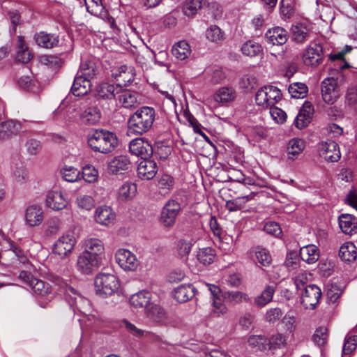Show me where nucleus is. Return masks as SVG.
Here are the masks:
<instances>
[{"label":"nucleus","instance_id":"obj_1","mask_svg":"<svg viewBox=\"0 0 357 357\" xmlns=\"http://www.w3.org/2000/svg\"><path fill=\"white\" fill-rule=\"evenodd\" d=\"M155 119V111L153 107L144 106L136 110L128 120V131L142 135L152 128Z\"/></svg>","mask_w":357,"mask_h":357},{"label":"nucleus","instance_id":"obj_2","mask_svg":"<svg viewBox=\"0 0 357 357\" xmlns=\"http://www.w3.org/2000/svg\"><path fill=\"white\" fill-rule=\"evenodd\" d=\"M87 142L93 151L104 154L112 152L118 146L116 134L104 129H97L89 132Z\"/></svg>","mask_w":357,"mask_h":357},{"label":"nucleus","instance_id":"obj_3","mask_svg":"<svg viewBox=\"0 0 357 357\" xmlns=\"http://www.w3.org/2000/svg\"><path fill=\"white\" fill-rule=\"evenodd\" d=\"M97 295L105 298L112 295L119 287V280L113 274L99 273L94 280Z\"/></svg>","mask_w":357,"mask_h":357},{"label":"nucleus","instance_id":"obj_4","mask_svg":"<svg viewBox=\"0 0 357 357\" xmlns=\"http://www.w3.org/2000/svg\"><path fill=\"white\" fill-rule=\"evenodd\" d=\"M280 90L274 86L268 85L259 89L255 95V101L257 105L263 109L275 105L282 99Z\"/></svg>","mask_w":357,"mask_h":357},{"label":"nucleus","instance_id":"obj_5","mask_svg":"<svg viewBox=\"0 0 357 357\" xmlns=\"http://www.w3.org/2000/svg\"><path fill=\"white\" fill-rule=\"evenodd\" d=\"M303 61L305 66L317 67L323 61V47L320 43L310 42L303 54Z\"/></svg>","mask_w":357,"mask_h":357},{"label":"nucleus","instance_id":"obj_6","mask_svg":"<svg viewBox=\"0 0 357 357\" xmlns=\"http://www.w3.org/2000/svg\"><path fill=\"white\" fill-rule=\"evenodd\" d=\"M321 95L324 101L329 105L334 104L340 96L337 81L333 77H327L321 82Z\"/></svg>","mask_w":357,"mask_h":357},{"label":"nucleus","instance_id":"obj_7","mask_svg":"<svg viewBox=\"0 0 357 357\" xmlns=\"http://www.w3.org/2000/svg\"><path fill=\"white\" fill-rule=\"evenodd\" d=\"M320 288L315 284H310L304 287L301 295V304L305 309H314L321 297Z\"/></svg>","mask_w":357,"mask_h":357},{"label":"nucleus","instance_id":"obj_8","mask_svg":"<svg viewBox=\"0 0 357 357\" xmlns=\"http://www.w3.org/2000/svg\"><path fill=\"white\" fill-rule=\"evenodd\" d=\"M180 211L181 205L178 202L174 199L169 200L162 208L160 215V220L164 226H173Z\"/></svg>","mask_w":357,"mask_h":357},{"label":"nucleus","instance_id":"obj_9","mask_svg":"<svg viewBox=\"0 0 357 357\" xmlns=\"http://www.w3.org/2000/svg\"><path fill=\"white\" fill-rule=\"evenodd\" d=\"M129 151L132 155L142 159H149L153 155V148L151 144L144 138H136L129 143Z\"/></svg>","mask_w":357,"mask_h":357},{"label":"nucleus","instance_id":"obj_10","mask_svg":"<svg viewBox=\"0 0 357 357\" xmlns=\"http://www.w3.org/2000/svg\"><path fill=\"white\" fill-rule=\"evenodd\" d=\"M115 258L119 266L124 271H135L139 265L136 256L127 249L118 250Z\"/></svg>","mask_w":357,"mask_h":357},{"label":"nucleus","instance_id":"obj_11","mask_svg":"<svg viewBox=\"0 0 357 357\" xmlns=\"http://www.w3.org/2000/svg\"><path fill=\"white\" fill-rule=\"evenodd\" d=\"M116 100L119 104L126 109L136 107L140 104L139 95L137 92L123 89L119 86Z\"/></svg>","mask_w":357,"mask_h":357},{"label":"nucleus","instance_id":"obj_12","mask_svg":"<svg viewBox=\"0 0 357 357\" xmlns=\"http://www.w3.org/2000/svg\"><path fill=\"white\" fill-rule=\"evenodd\" d=\"M319 153L325 160L331 162L338 161L341 157L339 146L333 140L321 143L319 146Z\"/></svg>","mask_w":357,"mask_h":357},{"label":"nucleus","instance_id":"obj_13","mask_svg":"<svg viewBox=\"0 0 357 357\" xmlns=\"http://www.w3.org/2000/svg\"><path fill=\"white\" fill-rule=\"evenodd\" d=\"M84 250L83 252L86 255L96 257L98 261H101L105 252L104 244L102 242L96 238H91L84 241Z\"/></svg>","mask_w":357,"mask_h":357},{"label":"nucleus","instance_id":"obj_14","mask_svg":"<svg viewBox=\"0 0 357 357\" xmlns=\"http://www.w3.org/2000/svg\"><path fill=\"white\" fill-rule=\"evenodd\" d=\"M112 76L118 82L117 84H120L121 86L122 85L126 86L135 79V72L133 67L123 65L118 68L112 73Z\"/></svg>","mask_w":357,"mask_h":357},{"label":"nucleus","instance_id":"obj_15","mask_svg":"<svg viewBox=\"0 0 357 357\" xmlns=\"http://www.w3.org/2000/svg\"><path fill=\"white\" fill-rule=\"evenodd\" d=\"M312 37V31L304 24L298 23L291 28V38L298 44H303Z\"/></svg>","mask_w":357,"mask_h":357},{"label":"nucleus","instance_id":"obj_16","mask_svg":"<svg viewBox=\"0 0 357 357\" xmlns=\"http://www.w3.org/2000/svg\"><path fill=\"white\" fill-rule=\"evenodd\" d=\"M158 172V166L155 161L144 159L137 167V175L142 180L152 179Z\"/></svg>","mask_w":357,"mask_h":357},{"label":"nucleus","instance_id":"obj_17","mask_svg":"<svg viewBox=\"0 0 357 357\" xmlns=\"http://www.w3.org/2000/svg\"><path fill=\"white\" fill-rule=\"evenodd\" d=\"M313 111L312 105L305 101L295 119V126L298 129L306 127L310 123Z\"/></svg>","mask_w":357,"mask_h":357},{"label":"nucleus","instance_id":"obj_18","mask_svg":"<svg viewBox=\"0 0 357 357\" xmlns=\"http://www.w3.org/2000/svg\"><path fill=\"white\" fill-rule=\"evenodd\" d=\"M101 261H98L96 257L85 255L84 252L78 257L77 267L79 271L84 274H90L95 268H98Z\"/></svg>","mask_w":357,"mask_h":357},{"label":"nucleus","instance_id":"obj_19","mask_svg":"<svg viewBox=\"0 0 357 357\" xmlns=\"http://www.w3.org/2000/svg\"><path fill=\"white\" fill-rule=\"evenodd\" d=\"M130 166V161L126 155L114 157L108 164V171L112 174H121L128 170Z\"/></svg>","mask_w":357,"mask_h":357},{"label":"nucleus","instance_id":"obj_20","mask_svg":"<svg viewBox=\"0 0 357 357\" xmlns=\"http://www.w3.org/2000/svg\"><path fill=\"white\" fill-rule=\"evenodd\" d=\"M22 129L21 122L15 120H8L0 124V139H8L16 135Z\"/></svg>","mask_w":357,"mask_h":357},{"label":"nucleus","instance_id":"obj_21","mask_svg":"<svg viewBox=\"0 0 357 357\" xmlns=\"http://www.w3.org/2000/svg\"><path fill=\"white\" fill-rule=\"evenodd\" d=\"M266 38L273 45H281L287 41L288 33L284 29L277 26L269 29L266 33Z\"/></svg>","mask_w":357,"mask_h":357},{"label":"nucleus","instance_id":"obj_22","mask_svg":"<svg viewBox=\"0 0 357 357\" xmlns=\"http://www.w3.org/2000/svg\"><path fill=\"white\" fill-rule=\"evenodd\" d=\"M33 55L29 50L22 36H18L16 45V56L17 61L22 63H29L33 58Z\"/></svg>","mask_w":357,"mask_h":357},{"label":"nucleus","instance_id":"obj_23","mask_svg":"<svg viewBox=\"0 0 357 357\" xmlns=\"http://www.w3.org/2000/svg\"><path fill=\"white\" fill-rule=\"evenodd\" d=\"M46 205L49 208L59 211L66 207L67 204L66 199L61 191H50L46 198Z\"/></svg>","mask_w":357,"mask_h":357},{"label":"nucleus","instance_id":"obj_24","mask_svg":"<svg viewBox=\"0 0 357 357\" xmlns=\"http://www.w3.org/2000/svg\"><path fill=\"white\" fill-rule=\"evenodd\" d=\"M195 292L196 289L192 284H181L174 289L173 296L178 303H185L195 296Z\"/></svg>","mask_w":357,"mask_h":357},{"label":"nucleus","instance_id":"obj_25","mask_svg":"<svg viewBox=\"0 0 357 357\" xmlns=\"http://www.w3.org/2000/svg\"><path fill=\"white\" fill-rule=\"evenodd\" d=\"M120 84H111L109 83H102L100 84L96 90V97L98 99L111 100L116 99L118 93L117 89Z\"/></svg>","mask_w":357,"mask_h":357},{"label":"nucleus","instance_id":"obj_26","mask_svg":"<svg viewBox=\"0 0 357 357\" xmlns=\"http://www.w3.org/2000/svg\"><path fill=\"white\" fill-rule=\"evenodd\" d=\"M25 219L30 227L39 225L43 220L42 208L37 205L29 206L26 210Z\"/></svg>","mask_w":357,"mask_h":357},{"label":"nucleus","instance_id":"obj_27","mask_svg":"<svg viewBox=\"0 0 357 357\" xmlns=\"http://www.w3.org/2000/svg\"><path fill=\"white\" fill-rule=\"evenodd\" d=\"M34 40L38 46L47 49L57 46L59 42L58 36L44 31L36 33L34 35Z\"/></svg>","mask_w":357,"mask_h":357},{"label":"nucleus","instance_id":"obj_28","mask_svg":"<svg viewBox=\"0 0 357 357\" xmlns=\"http://www.w3.org/2000/svg\"><path fill=\"white\" fill-rule=\"evenodd\" d=\"M339 225L343 233L352 235L357 233V220L350 214H342L339 216Z\"/></svg>","mask_w":357,"mask_h":357},{"label":"nucleus","instance_id":"obj_29","mask_svg":"<svg viewBox=\"0 0 357 357\" xmlns=\"http://www.w3.org/2000/svg\"><path fill=\"white\" fill-rule=\"evenodd\" d=\"M82 121L87 125H95L101 119V112L97 106L87 107L80 115Z\"/></svg>","mask_w":357,"mask_h":357},{"label":"nucleus","instance_id":"obj_30","mask_svg":"<svg viewBox=\"0 0 357 357\" xmlns=\"http://www.w3.org/2000/svg\"><path fill=\"white\" fill-rule=\"evenodd\" d=\"M114 218L115 213L109 206H99L96 210L95 220L99 224L108 225L114 220Z\"/></svg>","mask_w":357,"mask_h":357},{"label":"nucleus","instance_id":"obj_31","mask_svg":"<svg viewBox=\"0 0 357 357\" xmlns=\"http://www.w3.org/2000/svg\"><path fill=\"white\" fill-rule=\"evenodd\" d=\"M339 256L340 259L346 262L351 263L357 258V248L351 242L344 243L340 248Z\"/></svg>","mask_w":357,"mask_h":357},{"label":"nucleus","instance_id":"obj_32","mask_svg":"<svg viewBox=\"0 0 357 357\" xmlns=\"http://www.w3.org/2000/svg\"><path fill=\"white\" fill-rule=\"evenodd\" d=\"M300 257L303 261L307 264H314L319 258V252L314 245H307L300 249Z\"/></svg>","mask_w":357,"mask_h":357},{"label":"nucleus","instance_id":"obj_33","mask_svg":"<svg viewBox=\"0 0 357 357\" xmlns=\"http://www.w3.org/2000/svg\"><path fill=\"white\" fill-rule=\"evenodd\" d=\"M275 291L274 286L266 285L261 294L255 298L254 305L257 307L266 306L272 301Z\"/></svg>","mask_w":357,"mask_h":357},{"label":"nucleus","instance_id":"obj_34","mask_svg":"<svg viewBox=\"0 0 357 357\" xmlns=\"http://www.w3.org/2000/svg\"><path fill=\"white\" fill-rule=\"evenodd\" d=\"M255 194L250 192V194L243 195L238 197L234 199L229 200L226 202V208L229 211H237L242 209L247 202L254 198Z\"/></svg>","mask_w":357,"mask_h":357},{"label":"nucleus","instance_id":"obj_35","mask_svg":"<svg viewBox=\"0 0 357 357\" xmlns=\"http://www.w3.org/2000/svg\"><path fill=\"white\" fill-rule=\"evenodd\" d=\"M224 299L231 305H238L243 302H250V297L248 294L239 291H228L223 294Z\"/></svg>","mask_w":357,"mask_h":357},{"label":"nucleus","instance_id":"obj_36","mask_svg":"<svg viewBox=\"0 0 357 357\" xmlns=\"http://www.w3.org/2000/svg\"><path fill=\"white\" fill-rule=\"evenodd\" d=\"M87 11L97 17H104L107 13L102 3V0H84Z\"/></svg>","mask_w":357,"mask_h":357},{"label":"nucleus","instance_id":"obj_37","mask_svg":"<svg viewBox=\"0 0 357 357\" xmlns=\"http://www.w3.org/2000/svg\"><path fill=\"white\" fill-rule=\"evenodd\" d=\"M98 73L96 63L93 61H86L81 63L77 73L91 80L96 77Z\"/></svg>","mask_w":357,"mask_h":357},{"label":"nucleus","instance_id":"obj_38","mask_svg":"<svg viewBox=\"0 0 357 357\" xmlns=\"http://www.w3.org/2000/svg\"><path fill=\"white\" fill-rule=\"evenodd\" d=\"M151 300V294L146 291H140L131 296L130 304L136 308H143L147 306Z\"/></svg>","mask_w":357,"mask_h":357},{"label":"nucleus","instance_id":"obj_39","mask_svg":"<svg viewBox=\"0 0 357 357\" xmlns=\"http://www.w3.org/2000/svg\"><path fill=\"white\" fill-rule=\"evenodd\" d=\"M172 52L177 59L183 61L190 56L191 50L186 41L181 40L173 46Z\"/></svg>","mask_w":357,"mask_h":357},{"label":"nucleus","instance_id":"obj_40","mask_svg":"<svg viewBox=\"0 0 357 357\" xmlns=\"http://www.w3.org/2000/svg\"><path fill=\"white\" fill-rule=\"evenodd\" d=\"M205 36L208 40L216 44L222 43L225 38V32L215 24L207 28Z\"/></svg>","mask_w":357,"mask_h":357},{"label":"nucleus","instance_id":"obj_41","mask_svg":"<svg viewBox=\"0 0 357 357\" xmlns=\"http://www.w3.org/2000/svg\"><path fill=\"white\" fill-rule=\"evenodd\" d=\"M305 148V142L300 139H292L289 142L287 149L288 158L294 160Z\"/></svg>","mask_w":357,"mask_h":357},{"label":"nucleus","instance_id":"obj_42","mask_svg":"<svg viewBox=\"0 0 357 357\" xmlns=\"http://www.w3.org/2000/svg\"><path fill=\"white\" fill-rule=\"evenodd\" d=\"M205 3L206 0H186L183 6V14L188 17H193Z\"/></svg>","mask_w":357,"mask_h":357},{"label":"nucleus","instance_id":"obj_43","mask_svg":"<svg viewBox=\"0 0 357 357\" xmlns=\"http://www.w3.org/2000/svg\"><path fill=\"white\" fill-rule=\"evenodd\" d=\"M263 51L261 45L254 40H248L241 47V52L245 56L254 57L259 55Z\"/></svg>","mask_w":357,"mask_h":357},{"label":"nucleus","instance_id":"obj_44","mask_svg":"<svg viewBox=\"0 0 357 357\" xmlns=\"http://www.w3.org/2000/svg\"><path fill=\"white\" fill-rule=\"evenodd\" d=\"M288 91L291 98H304L308 93L307 86L301 82H294L289 86Z\"/></svg>","mask_w":357,"mask_h":357},{"label":"nucleus","instance_id":"obj_45","mask_svg":"<svg viewBox=\"0 0 357 357\" xmlns=\"http://www.w3.org/2000/svg\"><path fill=\"white\" fill-rule=\"evenodd\" d=\"M137 192V186L131 182H126L119 189V197L121 200H128L135 197Z\"/></svg>","mask_w":357,"mask_h":357},{"label":"nucleus","instance_id":"obj_46","mask_svg":"<svg viewBox=\"0 0 357 357\" xmlns=\"http://www.w3.org/2000/svg\"><path fill=\"white\" fill-rule=\"evenodd\" d=\"M174 178L169 174H163L158 181V188L161 195H167L173 189Z\"/></svg>","mask_w":357,"mask_h":357},{"label":"nucleus","instance_id":"obj_47","mask_svg":"<svg viewBox=\"0 0 357 357\" xmlns=\"http://www.w3.org/2000/svg\"><path fill=\"white\" fill-rule=\"evenodd\" d=\"M197 257L198 261L204 265H210L214 261L215 253L211 248H204L199 249Z\"/></svg>","mask_w":357,"mask_h":357},{"label":"nucleus","instance_id":"obj_48","mask_svg":"<svg viewBox=\"0 0 357 357\" xmlns=\"http://www.w3.org/2000/svg\"><path fill=\"white\" fill-rule=\"evenodd\" d=\"M29 287L37 296H45L51 292L50 285L48 283L37 278H36V281L31 283Z\"/></svg>","mask_w":357,"mask_h":357},{"label":"nucleus","instance_id":"obj_49","mask_svg":"<svg viewBox=\"0 0 357 357\" xmlns=\"http://www.w3.org/2000/svg\"><path fill=\"white\" fill-rule=\"evenodd\" d=\"M235 97L234 90L231 88L222 87L214 95V100L218 102H227Z\"/></svg>","mask_w":357,"mask_h":357},{"label":"nucleus","instance_id":"obj_50","mask_svg":"<svg viewBox=\"0 0 357 357\" xmlns=\"http://www.w3.org/2000/svg\"><path fill=\"white\" fill-rule=\"evenodd\" d=\"M80 77H75L74 82L71 87L70 91L75 96H82L86 95L90 90L91 82H84L83 85H80Z\"/></svg>","mask_w":357,"mask_h":357},{"label":"nucleus","instance_id":"obj_51","mask_svg":"<svg viewBox=\"0 0 357 357\" xmlns=\"http://www.w3.org/2000/svg\"><path fill=\"white\" fill-rule=\"evenodd\" d=\"M66 239V237L64 235L61 236L54 243L52 248L53 253L61 259H65L67 256V243Z\"/></svg>","mask_w":357,"mask_h":357},{"label":"nucleus","instance_id":"obj_52","mask_svg":"<svg viewBox=\"0 0 357 357\" xmlns=\"http://www.w3.org/2000/svg\"><path fill=\"white\" fill-rule=\"evenodd\" d=\"M249 346L257 350L264 351L268 349L267 338L263 335H251L248 340Z\"/></svg>","mask_w":357,"mask_h":357},{"label":"nucleus","instance_id":"obj_53","mask_svg":"<svg viewBox=\"0 0 357 357\" xmlns=\"http://www.w3.org/2000/svg\"><path fill=\"white\" fill-rule=\"evenodd\" d=\"M328 338V331L326 327L321 326L316 329L313 336V342L319 347L324 346Z\"/></svg>","mask_w":357,"mask_h":357},{"label":"nucleus","instance_id":"obj_54","mask_svg":"<svg viewBox=\"0 0 357 357\" xmlns=\"http://www.w3.org/2000/svg\"><path fill=\"white\" fill-rule=\"evenodd\" d=\"M357 347V335L348 334L344 338L342 349V355L347 356L351 354Z\"/></svg>","mask_w":357,"mask_h":357},{"label":"nucleus","instance_id":"obj_55","mask_svg":"<svg viewBox=\"0 0 357 357\" xmlns=\"http://www.w3.org/2000/svg\"><path fill=\"white\" fill-rule=\"evenodd\" d=\"M256 259L261 265L268 266L272 261L271 256L266 249L258 247L255 250Z\"/></svg>","mask_w":357,"mask_h":357},{"label":"nucleus","instance_id":"obj_56","mask_svg":"<svg viewBox=\"0 0 357 357\" xmlns=\"http://www.w3.org/2000/svg\"><path fill=\"white\" fill-rule=\"evenodd\" d=\"M120 326L121 328H125L128 333H130L132 335L137 337H142L148 332L138 328L135 325L130 323L127 319H122L120 322Z\"/></svg>","mask_w":357,"mask_h":357},{"label":"nucleus","instance_id":"obj_57","mask_svg":"<svg viewBox=\"0 0 357 357\" xmlns=\"http://www.w3.org/2000/svg\"><path fill=\"white\" fill-rule=\"evenodd\" d=\"M7 242L8 243V250H11L15 254L20 263L26 264L29 262V259L24 251L19 245L11 240H8Z\"/></svg>","mask_w":357,"mask_h":357},{"label":"nucleus","instance_id":"obj_58","mask_svg":"<svg viewBox=\"0 0 357 357\" xmlns=\"http://www.w3.org/2000/svg\"><path fill=\"white\" fill-rule=\"evenodd\" d=\"M76 203L79 208L89 211L95 206L93 198L87 195H80L77 197Z\"/></svg>","mask_w":357,"mask_h":357},{"label":"nucleus","instance_id":"obj_59","mask_svg":"<svg viewBox=\"0 0 357 357\" xmlns=\"http://www.w3.org/2000/svg\"><path fill=\"white\" fill-rule=\"evenodd\" d=\"M268 349H278L284 347L286 344L285 337L280 333L272 335L270 339L267 338Z\"/></svg>","mask_w":357,"mask_h":357},{"label":"nucleus","instance_id":"obj_60","mask_svg":"<svg viewBox=\"0 0 357 357\" xmlns=\"http://www.w3.org/2000/svg\"><path fill=\"white\" fill-rule=\"evenodd\" d=\"M280 13L285 18H290L294 13V0H281Z\"/></svg>","mask_w":357,"mask_h":357},{"label":"nucleus","instance_id":"obj_61","mask_svg":"<svg viewBox=\"0 0 357 357\" xmlns=\"http://www.w3.org/2000/svg\"><path fill=\"white\" fill-rule=\"evenodd\" d=\"M148 316L153 321L161 322L165 318V312L161 307L158 305H154L149 310Z\"/></svg>","mask_w":357,"mask_h":357},{"label":"nucleus","instance_id":"obj_62","mask_svg":"<svg viewBox=\"0 0 357 357\" xmlns=\"http://www.w3.org/2000/svg\"><path fill=\"white\" fill-rule=\"evenodd\" d=\"M228 312V308L225 303H222L221 298H214L213 299L212 313L217 317L225 315Z\"/></svg>","mask_w":357,"mask_h":357},{"label":"nucleus","instance_id":"obj_63","mask_svg":"<svg viewBox=\"0 0 357 357\" xmlns=\"http://www.w3.org/2000/svg\"><path fill=\"white\" fill-rule=\"evenodd\" d=\"M269 113L272 119L278 123H283L286 121L287 114L282 109L275 107V105L268 107Z\"/></svg>","mask_w":357,"mask_h":357},{"label":"nucleus","instance_id":"obj_64","mask_svg":"<svg viewBox=\"0 0 357 357\" xmlns=\"http://www.w3.org/2000/svg\"><path fill=\"white\" fill-rule=\"evenodd\" d=\"M282 316V312L280 308H271L266 312L265 320L268 323L274 324L279 321Z\"/></svg>","mask_w":357,"mask_h":357}]
</instances>
